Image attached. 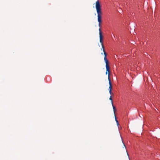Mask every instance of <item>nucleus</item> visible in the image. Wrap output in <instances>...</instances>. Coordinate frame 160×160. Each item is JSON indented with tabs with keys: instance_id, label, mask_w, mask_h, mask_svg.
<instances>
[{
	"instance_id": "nucleus-7",
	"label": "nucleus",
	"mask_w": 160,
	"mask_h": 160,
	"mask_svg": "<svg viewBox=\"0 0 160 160\" xmlns=\"http://www.w3.org/2000/svg\"><path fill=\"white\" fill-rule=\"evenodd\" d=\"M103 52H104V54L105 56L104 57L106 58L107 53L106 52H105L104 49H103Z\"/></svg>"
},
{
	"instance_id": "nucleus-4",
	"label": "nucleus",
	"mask_w": 160,
	"mask_h": 160,
	"mask_svg": "<svg viewBox=\"0 0 160 160\" xmlns=\"http://www.w3.org/2000/svg\"><path fill=\"white\" fill-rule=\"evenodd\" d=\"M104 60L105 62L106 63V66H107V65L109 66V64H108V63H109L108 61V60H107L106 58L104 57Z\"/></svg>"
},
{
	"instance_id": "nucleus-9",
	"label": "nucleus",
	"mask_w": 160,
	"mask_h": 160,
	"mask_svg": "<svg viewBox=\"0 0 160 160\" xmlns=\"http://www.w3.org/2000/svg\"><path fill=\"white\" fill-rule=\"evenodd\" d=\"M101 45H102V48H101V49L102 50V49H103H103H104V47L103 44V43H101Z\"/></svg>"
},
{
	"instance_id": "nucleus-6",
	"label": "nucleus",
	"mask_w": 160,
	"mask_h": 160,
	"mask_svg": "<svg viewBox=\"0 0 160 160\" xmlns=\"http://www.w3.org/2000/svg\"><path fill=\"white\" fill-rule=\"evenodd\" d=\"M115 121H116V122H117V124L118 125V121L116 119V116L115 114Z\"/></svg>"
},
{
	"instance_id": "nucleus-10",
	"label": "nucleus",
	"mask_w": 160,
	"mask_h": 160,
	"mask_svg": "<svg viewBox=\"0 0 160 160\" xmlns=\"http://www.w3.org/2000/svg\"><path fill=\"white\" fill-rule=\"evenodd\" d=\"M99 30H101V28H99Z\"/></svg>"
},
{
	"instance_id": "nucleus-8",
	"label": "nucleus",
	"mask_w": 160,
	"mask_h": 160,
	"mask_svg": "<svg viewBox=\"0 0 160 160\" xmlns=\"http://www.w3.org/2000/svg\"><path fill=\"white\" fill-rule=\"evenodd\" d=\"M109 100H111L112 104H113V102H112V98L111 96H110V97L109 98Z\"/></svg>"
},
{
	"instance_id": "nucleus-1",
	"label": "nucleus",
	"mask_w": 160,
	"mask_h": 160,
	"mask_svg": "<svg viewBox=\"0 0 160 160\" xmlns=\"http://www.w3.org/2000/svg\"><path fill=\"white\" fill-rule=\"evenodd\" d=\"M96 8L98 14V20L100 26L102 22L101 17L102 13L101 11V6L99 1H97L96 2Z\"/></svg>"
},
{
	"instance_id": "nucleus-5",
	"label": "nucleus",
	"mask_w": 160,
	"mask_h": 160,
	"mask_svg": "<svg viewBox=\"0 0 160 160\" xmlns=\"http://www.w3.org/2000/svg\"><path fill=\"white\" fill-rule=\"evenodd\" d=\"M112 107H113V111H114V115L115 114V107L113 105V104H112Z\"/></svg>"
},
{
	"instance_id": "nucleus-2",
	"label": "nucleus",
	"mask_w": 160,
	"mask_h": 160,
	"mask_svg": "<svg viewBox=\"0 0 160 160\" xmlns=\"http://www.w3.org/2000/svg\"><path fill=\"white\" fill-rule=\"evenodd\" d=\"M106 74H107L108 73V80L109 81V92L110 94H111L112 93V84L111 82L110 78V68L109 66H106Z\"/></svg>"
},
{
	"instance_id": "nucleus-3",
	"label": "nucleus",
	"mask_w": 160,
	"mask_h": 160,
	"mask_svg": "<svg viewBox=\"0 0 160 160\" xmlns=\"http://www.w3.org/2000/svg\"><path fill=\"white\" fill-rule=\"evenodd\" d=\"M99 38H100V42L101 43H103V36L102 34V32L101 31H99Z\"/></svg>"
}]
</instances>
